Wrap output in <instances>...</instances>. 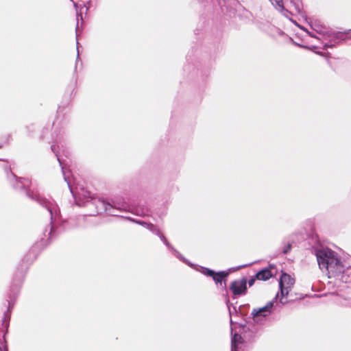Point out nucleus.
<instances>
[{
    "mask_svg": "<svg viewBox=\"0 0 351 351\" xmlns=\"http://www.w3.org/2000/svg\"><path fill=\"white\" fill-rule=\"evenodd\" d=\"M51 150L56 154L57 159L61 166L62 174L65 182L67 183L68 186L75 198L76 204L78 206H84L87 204L88 206H95L97 208L95 212H93L91 215H95L98 214L100 210H104L108 215H117L116 210H121L125 208V205L120 204H115L114 202L112 203L107 202L104 199L93 197L90 192L86 190L82 186H77L75 188L73 187L72 182L67 175L66 169L62 166V162L60 159V156L56 150V146L53 145L51 146Z\"/></svg>",
    "mask_w": 351,
    "mask_h": 351,
    "instance_id": "nucleus-1",
    "label": "nucleus"
},
{
    "mask_svg": "<svg viewBox=\"0 0 351 351\" xmlns=\"http://www.w3.org/2000/svg\"><path fill=\"white\" fill-rule=\"evenodd\" d=\"M314 253L320 269L326 271L329 278H334L351 287V266L343 262L337 252L327 247L318 246Z\"/></svg>",
    "mask_w": 351,
    "mask_h": 351,
    "instance_id": "nucleus-2",
    "label": "nucleus"
},
{
    "mask_svg": "<svg viewBox=\"0 0 351 351\" xmlns=\"http://www.w3.org/2000/svg\"><path fill=\"white\" fill-rule=\"evenodd\" d=\"M27 195L31 199L36 201L43 207L45 208L49 213L51 219V228L48 234L50 236L56 226L57 220L60 217V209L58 205L53 199L43 197L38 193L30 192L28 191L27 192Z\"/></svg>",
    "mask_w": 351,
    "mask_h": 351,
    "instance_id": "nucleus-3",
    "label": "nucleus"
},
{
    "mask_svg": "<svg viewBox=\"0 0 351 351\" xmlns=\"http://www.w3.org/2000/svg\"><path fill=\"white\" fill-rule=\"evenodd\" d=\"M132 221L136 223H138L141 226H143V227L148 229L149 231H151L152 233L156 234L159 237L160 240L163 242V243L170 250H172L173 254L176 258L182 261V262L185 263L188 265H189L191 267H193V265L189 262L188 260H186L179 252H178L176 249L173 247V246L169 243L167 239L165 238V237L163 235V234L161 232L160 230L155 225L147 223L143 221L140 220H135L132 219Z\"/></svg>",
    "mask_w": 351,
    "mask_h": 351,
    "instance_id": "nucleus-4",
    "label": "nucleus"
},
{
    "mask_svg": "<svg viewBox=\"0 0 351 351\" xmlns=\"http://www.w3.org/2000/svg\"><path fill=\"white\" fill-rule=\"evenodd\" d=\"M295 283V279L291 277L289 274L283 273L280 278L279 287L280 290L281 297L280 298V302L282 304L287 303V300H284V298L287 297L289 294V291Z\"/></svg>",
    "mask_w": 351,
    "mask_h": 351,
    "instance_id": "nucleus-5",
    "label": "nucleus"
},
{
    "mask_svg": "<svg viewBox=\"0 0 351 351\" xmlns=\"http://www.w3.org/2000/svg\"><path fill=\"white\" fill-rule=\"evenodd\" d=\"M278 297V293L276 297L270 302H267V304L261 308H254L252 312L253 319L255 322H260L262 321V318L269 315L273 310L274 304L276 302Z\"/></svg>",
    "mask_w": 351,
    "mask_h": 351,
    "instance_id": "nucleus-6",
    "label": "nucleus"
},
{
    "mask_svg": "<svg viewBox=\"0 0 351 351\" xmlns=\"http://www.w3.org/2000/svg\"><path fill=\"white\" fill-rule=\"evenodd\" d=\"M195 269L206 276L212 277L216 284L219 283L221 285H222V282L223 280L226 281V278L229 274L228 272L223 271L215 272L212 269L204 267H195Z\"/></svg>",
    "mask_w": 351,
    "mask_h": 351,
    "instance_id": "nucleus-7",
    "label": "nucleus"
},
{
    "mask_svg": "<svg viewBox=\"0 0 351 351\" xmlns=\"http://www.w3.org/2000/svg\"><path fill=\"white\" fill-rule=\"evenodd\" d=\"M351 29L348 30L347 32H345L344 33L342 32H336V33H331L330 32V34H328V41L324 43V47H335L336 45H338L341 43L343 41L346 40V36L345 34H348Z\"/></svg>",
    "mask_w": 351,
    "mask_h": 351,
    "instance_id": "nucleus-8",
    "label": "nucleus"
},
{
    "mask_svg": "<svg viewBox=\"0 0 351 351\" xmlns=\"http://www.w3.org/2000/svg\"><path fill=\"white\" fill-rule=\"evenodd\" d=\"M230 289L234 295L245 294L247 291V280L243 278L242 280H234L231 282Z\"/></svg>",
    "mask_w": 351,
    "mask_h": 351,
    "instance_id": "nucleus-9",
    "label": "nucleus"
},
{
    "mask_svg": "<svg viewBox=\"0 0 351 351\" xmlns=\"http://www.w3.org/2000/svg\"><path fill=\"white\" fill-rule=\"evenodd\" d=\"M311 26L313 30L317 33L319 36H317L311 33H309L311 36L317 38L319 40H323V41L327 40L330 31L326 27L319 25L317 21L312 22Z\"/></svg>",
    "mask_w": 351,
    "mask_h": 351,
    "instance_id": "nucleus-10",
    "label": "nucleus"
},
{
    "mask_svg": "<svg viewBox=\"0 0 351 351\" xmlns=\"http://www.w3.org/2000/svg\"><path fill=\"white\" fill-rule=\"evenodd\" d=\"M243 343L241 336L235 332L231 339V351H238L240 346Z\"/></svg>",
    "mask_w": 351,
    "mask_h": 351,
    "instance_id": "nucleus-11",
    "label": "nucleus"
},
{
    "mask_svg": "<svg viewBox=\"0 0 351 351\" xmlns=\"http://www.w3.org/2000/svg\"><path fill=\"white\" fill-rule=\"evenodd\" d=\"M274 8L280 12L285 16L289 17V11L286 10L283 5L282 0H269Z\"/></svg>",
    "mask_w": 351,
    "mask_h": 351,
    "instance_id": "nucleus-12",
    "label": "nucleus"
},
{
    "mask_svg": "<svg viewBox=\"0 0 351 351\" xmlns=\"http://www.w3.org/2000/svg\"><path fill=\"white\" fill-rule=\"evenodd\" d=\"M272 274L269 269H264L258 271L255 277L260 280H267L271 277Z\"/></svg>",
    "mask_w": 351,
    "mask_h": 351,
    "instance_id": "nucleus-13",
    "label": "nucleus"
},
{
    "mask_svg": "<svg viewBox=\"0 0 351 351\" xmlns=\"http://www.w3.org/2000/svg\"><path fill=\"white\" fill-rule=\"evenodd\" d=\"M227 305H228V311H229V314H230V316L231 331H232V333L235 323L233 322L232 317V316H233V315L234 313L237 314V309H236L235 306H232V308L231 307V306H230V304L229 303V301L227 302Z\"/></svg>",
    "mask_w": 351,
    "mask_h": 351,
    "instance_id": "nucleus-14",
    "label": "nucleus"
},
{
    "mask_svg": "<svg viewBox=\"0 0 351 351\" xmlns=\"http://www.w3.org/2000/svg\"><path fill=\"white\" fill-rule=\"evenodd\" d=\"M29 180L27 179L20 178L19 180H17V186L16 187H21L25 188L28 185Z\"/></svg>",
    "mask_w": 351,
    "mask_h": 351,
    "instance_id": "nucleus-15",
    "label": "nucleus"
},
{
    "mask_svg": "<svg viewBox=\"0 0 351 351\" xmlns=\"http://www.w3.org/2000/svg\"><path fill=\"white\" fill-rule=\"evenodd\" d=\"M291 2L293 3L295 6V10L296 12L300 13L302 12V6L299 0H291Z\"/></svg>",
    "mask_w": 351,
    "mask_h": 351,
    "instance_id": "nucleus-16",
    "label": "nucleus"
},
{
    "mask_svg": "<svg viewBox=\"0 0 351 351\" xmlns=\"http://www.w3.org/2000/svg\"><path fill=\"white\" fill-rule=\"evenodd\" d=\"M291 248V245L290 244L287 245L285 247V249H284V250H283V253H284V254H287L288 252H290Z\"/></svg>",
    "mask_w": 351,
    "mask_h": 351,
    "instance_id": "nucleus-17",
    "label": "nucleus"
},
{
    "mask_svg": "<svg viewBox=\"0 0 351 351\" xmlns=\"http://www.w3.org/2000/svg\"><path fill=\"white\" fill-rule=\"evenodd\" d=\"M246 266H247V265H240V266H238V267H235V268H231V269H230L229 270H230V271H237V270H238V269H241V268H243V267H246Z\"/></svg>",
    "mask_w": 351,
    "mask_h": 351,
    "instance_id": "nucleus-18",
    "label": "nucleus"
},
{
    "mask_svg": "<svg viewBox=\"0 0 351 351\" xmlns=\"http://www.w3.org/2000/svg\"><path fill=\"white\" fill-rule=\"evenodd\" d=\"M256 279V278L254 276V277H252V278H250L249 280L248 284H249L250 287H251V286H252L254 285Z\"/></svg>",
    "mask_w": 351,
    "mask_h": 351,
    "instance_id": "nucleus-19",
    "label": "nucleus"
},
{
    "mask_svg": "<svg viewBox=\"0 0 351 351\" xmlns=\"http://www.w3.org/2000/svg\"><path fill=\"white\" fill-rule=\"evenodd\" d=\"M8 306H8V309H9L10 308H11V307L13 306V304H11V302H10V301H9V302H8Z\"/></svg>",
    "mask_w": 351,
    "mask_h": 351,
    "instance_id": "nucleus-20",
    "label": "nucleus"
},
{
    "mask_svg": "<svg viewBox=\"0 0 351 351\" xmlns=\"http://www.w3.org/2000/svg\"><path fill=\"white\" fill-rule=\"evenodd\" d=\"M75 6L76 8V12H77V17H78L79 16V13H78V10H77V5L75 4Z\"/></svg>",
    "mask_w": 351,
    "mask_h": 351,
    "instance_id": "nucleus-21",
    "label": "nucleus"
},
{
    "mask_svg": "<svg viewBox=\"0 0 351 351\" xmlns=\"http://www.w3.org/2000/svg\"><path fill=\"white\" fill-rule=\"evenodd\" d=\"M0 351H2V348L0 346Z\"/></svg>",
    "mask_w": 351,
    "mask_h": 351,
    "instance_id": "nucleus-22",
    "label": "nucleus"
},
{
    "mask_svg": "<svg viewBox=\"0 0 351 351\" xmlns=\"http://www.w3.org/2000/svg\"><path fill=\"white\" fill-rule=\"evenodd\" d=\"M5 351H8V349L6 348H5Z\"/></svg>",
    "mask_w": 351,
    "mask_h": 351,
    "instance_id": "nucleus-23",
    "label": "nucleus"
},
{
    "mask_svg": "<svg viewBox=\"0 0 351 351\" xmlns=\"http://www.w3.org/2000/svg\"><path fill=\"white\" fill-rule=\"evenodd\" d=\"M350 38H351V36H350Z\"/></svg>",
    "mask_w": 351,
    "mask_h": 351,
    "instance_id": "nucleus-24",
    "label": "nucleus"
}]
</instances>
